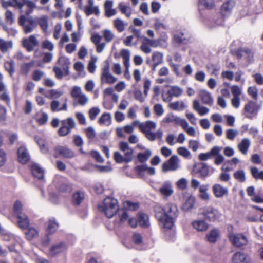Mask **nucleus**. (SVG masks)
<instances>
[{
    "instance_id": "obj_15",
    "label": "nucleus",
    "mask_w": 263,
    "mask_h": 263,
    "mask_svg": "<svg viewBox=\"0 0 263 263\" xmlns=\"http://www.w3.org/2000/svg\"><path fill=\"white\" fill-rule=\"evenodd\" d=\"M17 219V226L22 230H26L29 228L30 221L29 218L25 213L20 214L16 216Z\"/></svg>"
},
{
    "instance_id": "obj_38",
    "label": "nucleus",
    "mask_w": 263,
    "mask_h": 263,
    "mask_svg": "<svg viewBox=\"0 0 263 263\" xmlns=\"http://www.w3.org/2000/svg\"><path fill=\"white\" fill-rule=\"evenodd\" d=\"M5 69L9 72L12 77L15 72V63L13 60L5 61L4 64Z\"/></svg>"
},
{
    "instance_id": "obj_10",
    "label": "nucleus",
    "mask_w": 263,
    "mask_h": 263,
    "mask_svg": "<svg viewBox=\"0 0 263 263\" xmlns=\"http://www.w3.org/2000/svg\"><path fill=\"white\" fill-rule=\"evenodd\" d=\"M229 238L232 244L237 247L245 246L248 243L247 238L241 234L231 233L229 235Z\"/></svg>"
},
{
    "instance_id": "obj_27",
    "label": "nucleus",
    "mask_w": 263,
    "mask_h": 263,
    "mask_svg": "<svg viewBox=\"0 0 263 263\" xmlns=\"http://www.w3.org/2000/svg\"><path fill=\"white\" fill-rule=\"evenodd\" d=\"M193 108L194 110L197 111L199 115L200 116L206 115L209 111V109L208 107L205 106H201L199 101L197 100L193 101Z\"/></svg>"
},
{
    "instance_id": "obj_45",
    "label": "nucleus",
    "mask_w": 263,
    "mask_h": 263,
    "mask_svg": "<svg viewBox=\"0 0 263 263\" xmlns=\"http://www.w3.org/2000/svg\"><path fill=\"white\" fill-rule=\"evenodd\" d=\"M25 236L28 240H31L38 236V231L33 227L29 228L25 233Z\"/></svg>"
},
{
    "instance_id": "obj_39",
    "label": "nucleus",
    "mask_w": 263,
    "mask_h": 263,
    "mask_svg": "<svg viewBox=\"0 0 263 263\" xmlns=\"http://www.w3.org/2000/svg\"><path fill=\"white\" fill-rule=\"evenodd\" d=\"M208 187L206 185H203L199 187V197L200 199L204 201H208L209 200L210 195L207 192Z\"/></svg>"
},
{
    "instance_id": "obj_31",
    "label": "nucleus",
    "mask_w": 263,
    "mask_h": 263,
    "mask_svg": "<svg viewBox=\"0 0 263 263\" xmlns=\"http://www.w3.org/2000/svg\"><path fill=\"white\" fill-rule=\"evenodd\" d=\"M114 158L116 162L120 163L129 162L132 160V157H129L128 153L123 156L118 152L114 153Z\"/></svg>"
},
{
    "instance_id": "obj_4",
    "label": "nucleus",
    "mask_w": 263,
    "mask_h": 263,
    "mask_svg": "<svg viewBox=\"0 0 263 263\" xmlns=\"http://www.w3.org/2000/svg\"><path fill=\"white\" fill-rule=\"evenodd\" d=\"M124 207L119 209L117 212V217L115 221V224L118 227H120L125 224L127 222L130 224L132 218L129 217L130 208L132 207V202L126 201L124 203Z\"/></svg>"
},
{
    "instance_id": "obj_24",
    "label": "nucleus",
    "mask_w": 263,
    "mask_h": 263,
    "mask_svg": "<svg viewBox=\"0 0 263 263\" xmlns=\"http://www.w3.org/2000/svg\"><path fill=\"white\" fill-rule=\"evenodd\" d=\"M192 225L193 228L199 232L206 231L208 228V223L204 220H197L192 222Z\"/></svg>"
},
{
    "instance_id": "obj_55",
    "label": "nucleus",
    "mask_w": 263,
    "mask_h": 263,
    "mask_svg": "<svg viewBox=\"0 0 263 263\" xmlns=\"http://www.w3.org/2000/svg\"><path fill=\"white\" fill-rule=\"evenodd\" d=\"M22 204L19 201H16L13 206L14 215L18 216L20 214H23L22 212Z\"/></svg>"
},
{
    "instance_id": "obj_40",
    "label": "nucleus",
    "mask_w": 263,
    "mask_h": 263,
    "mask_svg": "<svg viewBox=\"0 0 263 263\" xmlns=\"http://www.w3.org/2000/svg\"><path fill=\"white\" fill-rule=\"evenodd\" d=\"M246 260V255L240 252H238L233 256V263H244Z\"/></svg>"
},
{
    "instance_id": "obj_16",
    "label": "nucleus",
    "mask_w": 263,
    "mask_h": 263,
    "mask_svg": "<svg viewBox=\"0 0 263 263\" xmlns=\"http://www.w3.org/2000/svg\"><path fill=\"white\" fill-rule=\"evenodd\" d=\"M18 159L22 164L27 163L30 159V155L25 146H21L17 150Z\"/></svg>"
},
{
    "instance_id": "obj_34",
    "label": "nucleus",
    "mask_w": 263,
    "mask_h": 263,
    "mask_svg": "<svg viewBox=\"0 0 263 263\" xmlns=\"http://www.w3.org/2000/svg\"><path fill=\"white\" fill-rule=\"evenodd\" d=\"M13 47V42L11 41H6L0 38V51L3 53H6Z\"/></svg>"
},
{
    "instance_id": "obj_20",
    "label": "nucleus",
    "mask_w": 263,
    "mask_h": 263,
    "mask_svg": "<svg viewBox=\"0 0 263 263\" xmlns=\"http://www.w3.org/2000/svg\"><path fill=\"white\" fill-rule=\"evenodd\" d=\"M120 56L122 57L123 60V64L125 67V74L129 73V69L130 67V52L129 50L127 49H122L120 53Z\"/></svg>"
},
{
    "instance_id": "obj_9",
    "label": "nucleus",
    "mask_w": 263,
    "mask_h": 263,
    "mask_svg": "<svg viewBox=\"0 0 263 263\" xmlns=\"http://www.w3.org/2000/svg\"><path fill=\"white\" fill-rule=\"evenodd\" d=\"M180 162L179 157L176 155H173L167 162L162 164V171L165 172L176 171L180 167Z\"/></svg>"
},
{
    "instance_id": "obj_12",
    "label": "nucleus",
    "mask_w": 263,
    "mask_h": 263,
    "mask_svg": "<svg viewBox=\"0 0 263 263\" xmlns=\"http://www.w3.org/2000/svg\"><path fill=\"white\" fill-rule=\"evenodd\" d=\"M39 42L34 35L29 36L28 38L24 39L23 41V46L29 52L32 51L34 47L37 46Z\"/></svg>"
},
{
    "instance_id": "obj_19",
    "label": "nucleus",
    "mask_w": 263,
    "mask_h": 263,
    "mask_svg": "<svg viewBox=\"0 0 263 263\" xmlns=\"http://www.w3.org/2000/svg\"><path fill=\"white\" fill-rule=\"evenodd\" d=\"M152 61H153V64H152V70L153 72H155L157 66L163 62V54L159 52H154L152 54Z\"/></svg>"
},
{
    "instance_id": "obj_14",
    "label": "nucleus",
    "mask_w": 263,
    "mask_h": 263,
    "mask_svg": "<svg viewBox=\"0 0 263 263\" xmlns=\"http://www.w3.org/2000/svg\"><path fill=\"white\" fill-rule=\"evenodd\" d=\"M67 250V247L63 242H59L52 245L49 252V254L52 257L55 256L58 254L65 252Z\"/></svg>"
},
{
    "instance_id": "obj_50",
    "label": "nucleus",
    "mask_w": 263,
    "mask_h": 263,
    "mask_svg": "<svg viewBox=\"0 0 263 263\" xmlns=\"http://www.w3.org/2000/svg\"><path fill=\"white\" fill-rule=\"evenodd\" d=\"M180 35L175 34L174 36V42L177 44H185L186 43L187 39L186 37H184V33L180 32Z\"/></svg>"
},
{
    "instance_id": "obj_49",
    "label": "nucleus",
    "mask_w": 263,
    "mask_h": 263,
    "mask_svg": "<svg viewBox=\"0 0 263 263\" xmlns=\"http://www.w3.org/2000/svg\"><path fill=\"white\" fill-rule=\"evenodd\" d=\"M84 11L87 16H89L93 13L96 15H99L100 13L99 9L98 6L86 7Z\"/></svg>"
},
{
    "instance_id": "obj_17",
    "label": "nucleus",
    "mask_w": 263,
    "mask_h": 263,
    "mask_svg": "<svg viewBox=\"0 0 263 263\" xmlns=\"http://www.w3.org/2000/svg\"><path fill=\"white\" fill-rule=\"evenodd\" d=\"M212 191L214 195L217 198H221L228 194V190L227 187H223L220 184H215L212 186Z\"/></svg>"
},
{
    "instance_id": "obj_35",
    "label": "nucleus",
    "mask_w": 263,
    "mask_h": 263,
    "mask_svg": "<svg viewBox=\"0 0 263 263\" xmlns=\"http://www.w3.org/2000/svg\"><path fill=\"white\" fill-rule=\"evenodd\" d=\"M195 203V197L190 196L182 205L181 210L184 212H188L193 208Z\"/></svg>"
},
{
    "instance_id": "obj_23",
    "label": "nucleus",
    "mask_w": 263,
    "mask_h": 263,
    "mask_svg": "<svg viewBox=\"0 0 263 263\" xmlns=\"http://www.w3.org/2000/svg\"><path fill=\"white\" fill-rule=\"evenodd\" d=\"M155 217L160 221L162 227L164 228V221L165 214L164 213V207L162 208L159 205H156L154 207Z\"/></svg>"
},
{
    "instance_id": "obj_57",
    "label": "nucleus",
    "mask_w": 263,
    "mask_h": 263,
    "mask_svg": "<svg viewBox=\"0 0 263 263\" xmlns=\"http://www.w3.org/2000/svg\"><path fill=\"white\" fill-rule=\"evenodd\" d=\"M178 154L184 157L188 158L191 156L190 151L185 147H179L177 149Z\"/></svg>"
},
{
    "instance_id": "obj_2",
    "label": "nucleus",
    "mask_w": 263,
    "mask_h": 263,
    "mask_svg": "<svg viewBox=\"0 0 263 263\" xmlns=\"http://www.w3.org/2000/svg\"><path fill=\"white\" fill-rule=\"evenodd\" d=\"M100 212L104 214L109 218L112 217L119 210V205L117 199L114 198L107 197L103 202L98 206Z\"/></svg>"
},
{
    "instance_id": "obj_13",
    "label": "nucleus",
    "mask_w": 263,
    "mask_h": 263,
    "mask_svg": "<svg viewBox=\"0 0 263 263\" xmlns=\"http://www.w3.org/2000/svg\"><path fill=\"white\" fill-rule=\"evenodd\" d=\"M183 92L182 89L178 86H172L171 89L167 91V97L165 98L164 95H162V99L165 102L170 101L173 97H178Z\"/></svg>"
},
{
    "instance_id": "obj_11",
    "label": "nucleus",
    "mask_w": 263,
    "mask_h": 263,
    "mask_svg": "<svg viewBox=\"0 0 263 263\" xmlns=\"http://www.w3.org/2000/svg\"><path fill=\"white\" fill-rule=\"evenodd\" d=\"M55 154L54 157L57 158V154L62 156L65 158L71 159L75 156L74 153L70 148L62 146H57L54 148Z\"/></svg>"
},
{
    "instance_id": "obj_43",
    "label": "nucleus",
    "mask_w": 263,
    "mask_h": 263,
    "mask_svg": "<svg viewBox=\"0 0 263 263\" xmlns=\"http://www.w3.org/2000/svg\"><path fill=\"white\" fill-rule=\"evenodd\" d=\"M59 227L58 223L55 221L54 218H51L48 222L47 227V231L49 234L54 233Z\"/></svg>"
},
{
    "instance_id": "obj_32",
    "label": "nucleus",
    "mask_w": 263,
    "mask_h": 263,
    "mask_svg": "<svg viewBox=\"0 0 263 263\" xmlns=\"http://www.w3.org/2000/svg\"><path fill=\"white\" fill-rule=\"evenodd\" d=\"M31 170L32 175L39 179H42L44 178V171L37 164H33L31 166Z\"/></svg>"
},
{
    "instance_id": "obj_64",
    "label": "nucleus",
    "mask_w": 263,
    "mask_h": 263,
    "mask_svg": "<svg viewBox=\"0 0 263 263\" xmlns=\"http://www.w3.org/2000/svg\"><path fill=\"white\" fill-rule=\"evenodd\" d=\"M114 26L119 32H122L124 30V23L120 19H116L114 21Z\"/></svg>"
},
{
    "instance_id": "obj_18",
    "label": "nucleus",
    "mask_w": 263,
    "mask_h": 263,
    "mask_svg": "<svg viewBox=\"0 0 263 263\" xmlns=\"http://www.w3.org/2000/svg\"><path fill=\"white\" fill-rule=\"evenodd\" d=\"M57 190L62 193H70L72 191V186L66 179H61L57 185Z\"/></svg>"
},
{
    "instance_id": "obj_33",
    "label": "nucleus",
    "mask_w": 263,
    "mask_h": 263,
    "mask_svg": "<svg viewBox=\"0 0 263 263\" xmlns=\"http://www.w3.org/2000/svg\"><path fill=\"white\" fill-rule=\"evenodd\" d=\"M200 97L204 104L211 105L213 103V99L211 94L206 90H202L200 91Z\"/></svg>"
},
{
    "instance_id": "obj_8",
    "label": "nucleus",
    "mask_w": 263,
    "mask_h": 263,
    "mask_svg": "<svg viewBox=\"0 0 263 263\" xmlns=\"http://www.w3.org/2000/svg\"><path fill=\"white\" fill-rule=\"evenodd\" d=\"M200 214L208 220L214 221L220 217L219 212L212 206H205L200 209Z\"/></svg>"
},
{
    "instance_id": "obj_56",
    "label": "nucleus",
    "mask_w": 263,
    "mask_h": 263,
    "mask_svg": "<svg viewBox=\"0 0 263 263\" xmlns=\"http://www.w3.org/2000/svg\"><path fill=\"white\" fill-rule=\"evenodd\" d=\"M82 93L81 88L79 86H74L70 92L71 97L74 99H77Z\"/></svg>"
},
{
    "instance_id": "obj_47",
    "label": "nucleus",
    "mask_w": 263,
    "mask_h": 263,
    "mask_svg": "<svg viewBox=\"0 0 263 263\" xmlns=\"http://www.w3.org/2000/svg\"><path fill=\"white\" fill-rule=\"evenodd\" d=\"M234 178L240 182H244L246 180V174L243 170H240L234 173Z\"/></svg>"
},
{
    "instance_id": "obj_48",
    "label": "nucleus",
    "mask_w": 263,
    "mask_h": 263,
    "mask_svg": "<svg viewBox=\"0 0 263 263\" xmlns=\"http://www.w3.org/2000/svg\"><path fill=\"white\" fill-rule=\"evenodd\" d=\"M62 126L59 129L58 133L60 136H65L69 134L71 131L67 127V125H65V122L64 121H61Z\"/></svg>"
},
{
    "instance_id": "obj_59",
    "label": "nucleus",
    "mask_w": 263,
    "mask_h": 263,
    "mask_svg": "<svg viewBox=\"0 0 263 263\" xmlns=\"http://www.w3.org/2000/svg\"><path fill=\"white\" fill-rule=\"evenodd\" d=\"M179 117L174 116L173 114H168L165 118L164 121L166 122H172L178 124L180 120Z\"/></svg>"
},
{
    "instance_id": "obj_37",
    "label": "nucleus",
    "mask_w": 263,
    "mask_h": 263,
    "mask_svg": "<svg viewBox=\"0 0 263 263\" xmlns=\"http://www.w3.org/2000/svg\"><path fill=\"white\" fill-rule=\"evenodd\" d=\"M85 198L84 193L82 191H78L74 193L72 197L73 204L79 205Z\"/></svg>"
},
{
    "instance_id": "obj_28",
    "label": "nucleus",
    "mask_w": 263,
    "mask_h": 263,
    "mask_svg": "<svg viewBox=\"0 0 263 263\" xmlns=\"http://www.w3.org/2000/svg\"><path fill=\"white\" fill-rule=\"evenodd\" d=\"M34 21L36 22V27L39 25L44 32H46L48 27V17L46 15L41 17H35Z\"/></svg>"
},
{
    "instance_id": "obj_53",
    "label": "nucleus",
    "mask_w": 263,
    "mask_h": 263,
    "mask_svg": "<svg viewBox=\"0 0 263 263\" xmlns=\"http://www.w3.org/2000/svg\"><path fill=\"white\" fill-rule=\"evenodd\" d=\"M146 164L138 165L135 167V171L139 178H143L144 176L145 172Z\"/></svg>"
},
{
    "instance_id": "obj_42",
    "label": "nucleus",
    "mask_w": 263,
    "mask_h": 263,
    "mask_svg": "<svg viewBox=\"0 0 263 263\" xmlns=\"http://www.w3.org/2000/svg\"><path fill=\"white\" fill-rule=\"evenodd\" d=\"M98 122L100 124L109 125L111 123V115L109 113H104L102 115Z\"/></svg>"
},
{
    "instance_id": "obj_60",
    "label": "nucleus",
    "mask_w": 263,
    "mask_h": 263,
    "mask_svg": "<svg viewBox=\"0 0 263 263\" xmlns=\"http://www.w3.org/2000/svg\"><path fill=\"white\" fill-rule=\"evenodd\" d=\"M48 120V115L46 112H43L41 114V116L37 119L36 121L39 125H43L47 122Z\"/></svg>"
},
{
    "instance_id": "obj_58",
    "label": "nucleus",
    "mask_w": 263,
    "mask_h": 263,
    "mask_svg": "<svg viewBox=\"0 0 263 263\" xmlns=\"http://www.w3.org/2000/svg\"><path fill=\"white\" fill-rule=\"evenodd\" d=\"M238 133V131L237 130L229 129L226 131V137L230 140H233Z\"/></svg>"
},
{
    "instance_id": "obj_1",
    "label": "nucleus",
    "mask_w": 263,
    "mask_h": 263,
    "mask_svg": "<svg viewBox=\"0 0 263 263\" xmlns=\"http://www.w3.org/2000/svg\"><path fill=\"white\" fill-rule=\"evenodd\" d=\"M138 126L139 129L144 134L146 138L151 141H155L157 138L161 139L163 136L162 129H158L156 133H154L152 130L156 129L157 124L156 122L148 120L146 122L140 123L138 121L133 122V126Z\"/></svg>"
},
{
    "instance_id": "obj_25",
    "label": "nucleus",
    "mask_w": 263,
    "mask_h": 263,
    "mask_svg": "<svg viewBox=\"0 0 263 263\" xmlns=\"http://www.w3.org/2000/svg\"><path fill=\"white\" fill-rule=\"evenodd\" d=\"M219 236V232L217 229H213L207 234L205 236L206 240L210 243H215Z\"/></svg>"
},
{
    "instance_id": "obj_3",
    "label": "nucleus",
    "mask_w": 263,
    "mask_h": 263,
    "mask_svg": "<svg viewBox=\"0 0 263 263\" xmlns=\"http://www.w3.org/2000/svg\"><path fill=\"white\" fill-rule=\"evenodd\" d=\"M165 220L164 228L171 229L174 226L175 220L178 217L179 211L177 205L174 203H168L164 206Z\"/></svg>"
},
{
    "instance_id": "obj_29",
    "label": "nucleus",
    "mask_w": 263,
    "mask_h": 263,
    "mask_svg": "<svg viewBox=\"0 0 263 263\" xmlns=\"http://www.w3.org/2000/svg\"><path fill=\"white\" fill-rule=\"evenodd\" d=\"M58 62L64 72V74L68 75L69 74V65L70 64L69 59L64 57H60L59 59Z\"/></svg>"
},
{
    "instance_id": "obj_21",
    "label": "nucleus",
    "mask_w": 263,
    "mask_h": 263,
    "mask_svg": "<svg viewBox=\"0 0 263 263\" xmlns=\"http://www.w3.org/2000/svg\"><path fill=\"white\" fill-rule=\"evenodd\" d=\"M159 192L164 196H171L174 192L171 182L169 181L163 182L161 187L159 189Z\"/></svg>"
},
{
    "instance_id": "obj_36",
    "label": "nucleus",
    "mask_w": 263,
    "mask_h": 263,
    "mask_svg": "<svg viewBox=\"0 0 263 263\" xmlns=\"http://www.w3.org/2000/svg\"><path fill=\"white\" fill-rule=\"evenodd\" d=\"M116 130L118 137H125L126 134L132 133V125H127L123 128L117 127Z\"/></svg>"
},
{
    "instance_id": "obj_7",
    "label": "nucleus",
    "mask_w": 263,
    "mask_h": 263,
    "mask_svg": "<svg viewBox=\"0 0 263 263\" xmlns=\"http://www.w3.org/2000/svg\"><path fill=\"white\" fill-rule=\"evenodd\" d=\"M117 79L110 72L109 63L108 61L104 62V65L102 69L101 76V82L102 84H113L117 81Z\"/></svg>"
},
{
    "instance_id": "obj_52",
    "label": "nucleus",
    "mask_w": 263,
    "mask_h": 263,
    "mask_svg": "<svg viewBox=\"0 0 263 263\" xmlns=\"http://www.w3.org/2000/svg\"><path fill=\"white\" fill-rule=\"evenodd\" d=\"M169 107L173 110H182L185 107V105L183 102L180 103L179 101H176L170 103Z\"/></svg>"
},
{
    "instance_id": "obj_30",
    "label": "nucleus",
    "mask_w": 263,
    "mask_h": 263,
    "mask_svg": "<svg viewBox=\"0 0 263 263\" xmlns=\"http://www.w3.org/2000/svg\"><path fill=\"white\" fill-rule=\"evenodd\" d=\"M133 243L136 246L138 250H141L143 246V238L142 236L138 233L133 234Z\"/></svg>"
},
{
    "instance_id": "obj_54",
    "label": "nucleus",
    "mask_w": 263,
    "mask_h": 263,
    "mask_svg": "<svg viewBox=\"0 0 263 263\" xmlns=\"http://www.w3.org/2000/svg\"><path fill=\"white\" fill-rule=\"evenodd\" d=\"M84 132L87 137L90 140L93 139L96 136V133L92 126H89L85 129Z\"/></svg>"
},
{
    "instance_id": "obj_5",
    "label": "nucleus",
    "mask_w": 263,
    "mask_h": 263,
    "mask_svg": "<svg viewBox=\"0 0 263 263\" xmlns=\"http://www.w3.org/2000/svg\"><path fill=\"white\" fill-rule=\"evenodd\" d=\"M32 16L26 17L24 15H21L18 18V24L22 27L24 32L28 34L33 32L36 28V22Z\"/></svg>"
},
{
    "instance_id": "obj_22",
    "label": "nucleus",
    "mask_w": 263,
    "mask_h": 263,
    "mask_svg": "<svg viewBox=\"0 0 263 263\" xmlns=\"http://www.w3.org/2000/svg\"><path fill=\"white\" fill-rule=\"evenodd\" d=\"M251 140L248 138H243L238 144V148L240 153L246 155L251 146Z\"/></svg>"
},
{
    "instance_id": "obj_26",
    "label": "nucleus",
    "mask_w": 263,
    "mask_h": 263,
    "mask_svg": "<svg viewBox=\"0 0 263 263\" xmlns=\"http://www.w3.org/2000/svg\"><path fill=\"white\" fill-rule=\"evenodd\" d=\"M234 5L235 2L233 1H229L224 3L221 8V14L224 17L229 14Z\"/></svg>"
},
{
    "instance_id": "obj_44",
    "label": "nucleus",
    "mask_w": 263,
    "mask_h": 263,
    "mask_svg": "<svg viewBox=\"0 0 263 263\" xmlns=\"http://www.w3.org/2000/svg\"><path fill=\"white\" fill-rule=\"evenodd\" d=\"M250 172L254 179L263 181V171H259L256 167L254 166L250 167Z\"/></svg>"
},
{
    "instance_id": "obj_63",
    "label": "nucleus",
    "mask_w": 263,
    "mask_h": 263,
    "mask_svg": "<svg viewBox=\"0 0 263 263\" xmlns=\"http://www.w3.org/2000/svg\"><path fill=\"white\" fill-rule=\"evenodd\" d=\"M201 165L202 166L199 170V172L201 177L205 178L209 175V168L205 163H202Z\"/></svg>"
},
{
    "instance_id": "obj_51",
    "label": "nucleus",
    "mask_w": 263,
    "mask_h": 263,
    "mask_svg": "<svg viewBox=\"0 0 263 263\" xmlns=\"http://www.w3.org/2000/svg\"><path fill=\"white\" fill-rule=\"evenodd\" d=\"M34 62L24 63L21 66V71L23 74H27L30 70V68L33 66Z\"/></svg>"
},
{
    "instance_id": "obj_41",
    "label": "nucleus",
    "mask_w": 263,
    "mask_h": 263,
    "mask_svg": "<svg viewBox=\"0 0 263 263\" xmlns=\"http://www.w3.org/2000/svg\"><path fill=\"white\" fill-rule=\"evenodd\" d=\"M152 155V152L149 149H146L143 153H140L137 155L138 161L141 163L146 162Z\"/></svg>"
},
{
    "instance_id": "obj_46",
    "label": "nucleus",
    "mask_w": 263,
    "mask_h": 263,
    "mask_svg": "<svg viewBox=\"0 0 263 263\" xmlns=\"http://www.w3.org/2000/svg\"><path fill=\"white\" fill-rule=\"evenodd\" d=\"M119 148L125 155L128 154L129 157H132V149L128 144L126 142H121L119 143Z\"/></svg>"
},
{
    "instance_id": "obj_62",
    "label": "nucleus",
    "mask_w": 263,
    "mask_h": 263,
    "mask_svg": "<svg viewBox=\"0 0 263 263\" xmlns=\"http://www.w3.org/2000/svg\"><path fill=\"white\" fill-rule=\"evenodd\" d=\"M248 94L251 96L252 98L257 100L258 98V90L255 86L249 87L248 89Z\"/></svg>"
},
{
    "instance_id": "obj_6",
    "label": "nucleus",
    "mask_w": 263,
    "mask_h": 263,
    "mask_svg": "<svg viewBox=\"0 0 263 263\" xmlns=\"http://www.w3.org/2000/svg\"><path fill=\"white\" fill-rule=\"evenodd\" d=\"M135 223L133 224V228L138 226L143 229H149L151 227L149 217L148 214L143 211L138 212L135 218Z\"/></svg>"
},
{
    "instance_id": "obj_61",
    "label": "nucleus",
    "mask_w": 263,
    "mask_h": 263,
    "mask_svg": "<svg viewBox=\"0 0 263 263\" xmlns=\"http://www.w3.org/2000/svg\"><path fill=\"white\" fill-rule=\"evenodd\" d=\"M100 110L98 107H94L90 109L88 112L89 117L91 120L96 119L97 115L100 113Z\"/></svg>"
}]
</instances>
